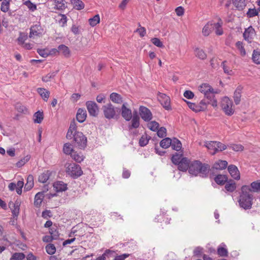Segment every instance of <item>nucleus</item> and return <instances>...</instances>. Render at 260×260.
I'll return each mask as SVG.
<instances>
[{
    "label": "nucleus",
    "instance_id": "obj_7",
    "mask_svg": "<svg viewBox=\"0 0 260 260\" xmlns=\"http://www.w3.org/2000/svg\"><path fill=\"white\" fill-rule=\"evenodd\" d=\"M139 114L142 119L145 121L149 122L152 118L151 112L146 107L143 106L140 107Z\"/></svg>",
    "mask_w": 260,
    "mask_h": 260
},
{
    "label": "nucleus",
    "instance_id": "obj_62",
    "mask_svg": "<svg viewBox=\"0 0 260 260\" xmlns=\"http://www.w3.org/2000/svg\"><path fill=\"white\" fill-rule=\"evenodd\" d=\"M217 253L221 256H226L228 255V250L223 247H218Z\"/></svg>",
    "mask_w": 260,
    "mask_h": 260
},
{
    "label": "nucleus",
    "instance_id": "obj_3",
    "mask_svg": "<svg viewBox=\"0 0 260 260\" xmlns=\"http://www.w3.org/2000/svg\"><path fill=\"white\" fill-rule=\"evenodd\" d=\"M102 110L104 117L108 119L115 118L120 112L119 108L115 107L111 103L103 106Z\"/></svg>",
    "mask_w": 260,
    "mask_h": 260
},
{
    "label": "nucleus",
    "instance_id": "obj_63",
    "mask_svg": "<svg viewBox=\"0 0 260 260\" xmlns=\"http://www.w3.org/2000/svg\"><path fill=\"white\" fill-rule=\"evenodd\" d=\"M149 140L147 139V137L142 136L139 140V145L141 147L146 146L148 143Z\"/></svg>",
    "mask_w": 260,
    "mask_h": 260
},
{
    "label": "nucleus",
    "instance_id": "obj_8",
    "mask_svg": "<svg viewBox=\"0 0 260 260\" xmlns=\"http://www.w3.org/2000/svg\"><path fill=\"white\" fill-rule=\"evenodd\" d=\"M158 100L163 107L167 110H171L170 99L165 93L158 92Z\"/></svg>",
    "mask_w": 260,
    "mask_h": 260
},
{
    "label": "nucleus",
    "instance_id": "obj_36",
    "mask_svg": "<svg viewBox=\"0 0 260 260\" xmlns=\"http://www.w3.org/2000/svg\"><path fill=\"white\" fill-rule=\"evenodd\" d=\"M71 2L75 9L81 10L84 9V4L81 0H72Z\"/></svg>",
    "mask_w": 260,
    "mask_h": 260
},
{
    "label": "nucleus",
    "instance_id": "obj_18",
    "mask_svg": "<svg viewBox=\"0 0 260 260\" xmlns=\"http://www.w3.org/2000/svg\"><path fill=\"white\" fill-rule=\"evenodd\" d=\"M76 132H78L77 131V125L76 123L74 120H73L71 122L66 137L68 139H72L73 138V135L74 133Z\"/></svg>",
    "mask_w": 260,
    "mask_h": 260
},
{
    "label": "nucleus",
    "instance_id": "obj_41",
    "mask_svg": "<svg viewBox=\"0 0 260 260\" xmlns=\"http://www.w3.org/2000/svg\"><path fill=\"white\" fill-rule=\"evenodd\" d=\"M74 151L71 144L69 143H65L63 147V152L66 154H71Z\"/></svg>",
    "mask_w": 260,
    "mask_h": 260
},
{
    "label": "nucleus",
    "instance_id": "obj_22",
    "mask_svg": "<svg viewBox=\"0 0 260 260\" xmlns=\"http://www.w3.org/2000/svg\"><path fill=\"white\" fill-rule=\"evenodd\" d=\"M53 51L54 52H60L63 54V55L66 57H68L70 55V51L69 48L64 45H60L58 47V49H54Z\"/></svg>",
    "mask_w": 260,
    "mask_h": 260
},
{
    "label": "nucleus",
    "instance_id": "obj_47",
    "mask_svg": "<svg viewBox=\"0 0 260 260\" xmlns=\"http://www.w3.org/2000/svg\"><path fill=\"white\" fill-rule=\"evenodd\" d=\"M46 250L48 254L50 255H52L55 253L56 251V248L54 244H48L46 245Z\"/></svg>",
    "mask_w": 260,
    "mask_h": 260
},
{
    "label": "nucleus",
    "instance_id": "obj_21",
    "mask_svg": "<svg viewBox=\"0 0 260 260\" xmlns=\"http://www.w3.org/2000/svg\"><path fill=\"white\" fill-rule=\"evenodd\" d=\"M214 30L212 21H209L203 28L202 34L205 37L208 36Z\"/></svg>",
    "mask_w": 260,
    "mask_h": 260
},
{
    "label": "nucleus",
    "instance_id": "obj_52",
    "mask_svg": "<svg viewBox=\"0 0 260 260\" xmlns=\"http://www.w3.org/2000/svg\"><path fill=\"white\" fill-rule=\"evenodd\" d=\"M9 1L7 0H4L2 3L1 9L4 12H6L8 11L9 8Z\"/></svg>",
    "mask_w": 260,
    "mask_h": 260
},
{
    "label": "nucleus",
    "instance_id": "obj_51",
    "mask_svg": "<svg viewBox=\"0 0 260 260\" xmlns=\"http://www.w3.org/2000/svg\"><path fill=\"white\" fill-rule=\"evenodd\" d=\"M251 191L257 192L260 191V182L258 181H254L251 183Z\"/></svg>",
    "mask_w": 260,
    "mask_h": 260
},
{
    "label": "nucleus",
    "instance_id": "obj_46",
    "mask_svg": "<svg viewBox=\"0 0 260 260\" xmlns=\"http://www.w3.org/2000/svg\"><path fill=\"white\" fill-rule=\"evenodd\" d=\"M236 46L240 51L241 56H244L246 55V51L243 45V43L241 41H238L236 43Z\"/></svg>",
    "mask_w": 260,
    "mask_h": 260
},
{
    "label": "nucleus",
    "instance_id": "obj_26",
    "mask_svg": "<svg viewBox=\"0 0 260 260\" xmlns=\"http://www.w3.org/2000/svg\"><path fill=\"white\" fill-rule=\"evenodd\" d=\"M225 188L228 191L231 192L234 191L236 188L235 182L232 179H230L229 181L228 180L225 182Z\"/></svg>",
    "mask_w": 260,
    "mask_h": 260
},
{
    "label": "nucleus",
    "instance_id": "obj_48",
    "mask_svg": "<svg viewBox=\"0 0 260 260\" xmlns=\"http://www.w3.org/2000/svg\"><path fill=\"white\" fill-rule=\"evenodd\" d=\"M25 257V256L23 253L15 252L12 255L11 260H22Z\"/></svg>",
    "mask_w": 260,
    "mask_h": 260
},
{
    "label": "nucleus",
    "instance_id": "obj_9",
    "mask_svg": "<svg viewBox=\"0 0 260 260\" xmlns=\"http://www.w3.org/2000/svg\"><path fill=\"white\" fill-rule=\"evenodd\" d=\"M86 106L90 115L96 116L99 113V107L95 102L93 101H87Z\"/></svg>",
    "mask_w": 260,
    "mask_h": 260
},
{
    "label": "nucleus",
    "instance_id": "obj_50",
    "mask_svg": "<svg viewBox=\"0 0 260 260\" xmlns=\"http://www.w3.org/2000/svg\"><path fill=\"white\" fill-rule=\"evenodd\" d=\"M246 15L248 18L254 17L255 16L258 15V11L256 10V9H255V8H250L248 9V11L246 13Z\"/></svg>",
    "mask_w": 260,
    "mask_h": 260
},
{
    "label": "nucleus",
    "instance_id": "obj_1",
    "mask_svg": "<svg viewBox=\"0 0 260 260\" xmlns=\"http://www.w3.org/2000/svg\"><path fill=\"white\" fill-rule=\"evenodd\" d=\"M251 189L248 185H243L238 199V203L241 208L247 210L251 208L252 205L253 195L250 193Z\"/></svg>",
    "mask_w": 260,
    "mask_h": 260
},
{
    "label": "nucleus",
    "instance_id": "obj_55",
    "mask_svg": "<svg viewBox=\"0 0 260 260\" xmlns=\"http://www.w3.org/2000/svg\"><path fill=\"white\" fill-rule=\"evenodd\" d=\"M151 41L154 45L158 47L162 48L164 47L162 42L157 38L151 39Z\"/></svg>",
    "mask_w": 260,
    "mask_h": 260
},
{
    "label": "nucleus",
    "instance_id": "obj_64",
    "mask_svg": "<svg viewBox=\"0 0 260 260\" xmlns=\"http://www.w3.org/2000/svg\"><path fill=\"white\" fill-rule=\"evenodd\" d=\"M15 107L16 110L19 112L24 113L27 111V108L25 106L22 105L20 104H17L16 105Z\"/></svg>",
    "mask_w": 260,
    "mask_h": 260
},
{
    "label": "nucleus",
    "instance_id": "obj_11",
    "mask_svg": "<svg viewBox=\"0 0 260 260\" xmlns=\"http://www.w3.org/2000/svg\"><path fill=\"white\" fill-rule=\"evenodd\" d=\"M182 161L177 164L179 170L183 172H186L187 170L189 171L190 161L187 157L183 158Z\"/></svg>",
    "mask_w": 260,
    "mask_h": 260
},
{
    "label": "nucleus",
    "instance_id": "obj_10",
    "mask_svg": "<svg viewBox=\"0 0 260 260\" xmlns=\"http://www.w3.org/2000/svg\"><path fill=\"white\" fill-rule=\"evenodd\" d=\"M255 35V29L252 26H250L247 28L245 29L243 33V38L245 41H247L248 43H251Z\"/></svg>",
    "mask_w": 260,
    "mask_h": 260
},
{
    "label": "nucleus",
    "instance_id": "obj_2",
    "mask_svg": "<svg viewBox=\"0 0 260 260\" xmlns=\"http://www.w3.org/2000/svg\"><path fill=\"white\" fill-rule=\"evenodd\" d=\"M210 170V166L208 164L202 163L199 160H194L190 162L188 172L195 176L199 175L201 177L206 178Z\"/></svg>",
    "mask_w": 260,
    "mask_h": 260
},
{
    "label": "nucleus",
    "instance_id": "obj_42",
    "mask_svg": "<svg viewBox=\"0 0 260 260\" xmlns=\"http://www.w3.org/2000/svg\"><path fill=\"white\" fill-rule=\"evenodd\" d=\"M71 156L72 158L75 160L77 162H81L84 159V157L83 155H81L80 153H77V152L74 151L72 154Z\"/></svg>",
    "mask_w": 260,
    "mask_h": 260
},
{
    "label": "nucleus",
    "instance_id": "obj_32",
    "mask_svg": "<svg viewBox=\"0 0 260 260\" xmlns=\"http://www.w3.org/2000/svg\"><path fill=\"white\" fill-rule=\"evenodd\" d=\"M110 100L115 103L120 104L122 102V98L121 96L116 92H112L110 95Z\"/></svg>",
    "mask_w": 260,
    "mask_h": 260
},
{
    "label": "nucleus",
    "instance_id": "obj_24",
    "mask_svg": "<svg viewBox=\"0 0 260 260\" xmlns=\"http://www.w3.org/2000/svg\"><path fill=\"white\" fill-rule=\"evenodd\" d=\"M53 187L57 192H62L67 189V185L62 181H57L53 183Z\"/></svg>",
    "mask_w": 260,
    "mask_h": 260
},
{
    "label": "nucleus",
    "instance_id": "obj_19",
    "mask_svg": "<svg viewBox=\"0 0 260 260\" xmlns=\"http://www.w3.org/2000/svg\"><path fill=\"white\" fill-rule=\"evenodd\" d=\"M86 116V111L85 109L79 108L76 114V119L79 122H83L85 120Z\"/></svg>",
    "mask_w": 260,
    "mask_h": 260
},
{
    "label": "nucleus",
    "instance_id": "obj_12",
    "mask_svg": "<svg viewBox=\"0 0 260 260\" xmlns=\"http://www.w3.org/2000/svg\"><path fill=\"white\" fill-rule=\"evenodd\" d=\"M228 171L231 176L236 180H239L240 178V172L238 168L234 165H230L228 168Z\"/></svg>",
    "mask_w": 260,
    "mask_h": 260
},
{
    "label": "nucleus",
    "instance_id": "obj_17",
    "mask_svg": "<svg viewBox=\"0 0 260 260\" xmlns=\"http://www.w3.org/2000/svg\"><path fill=\"white\" fill-rule=\"evenodd\" d=\"M42 30L40 25H34L30 28L29 37L31 38L33 36H39L42 34Z\"/></svg>",
    "mask_w": 260,
    "mask_h": 260
},
{
    "label": "nucleus",
    "instance_id": "obj_33",
    "mask_svg": "<svg viewBox=\"0 0 260 260\" xmlns=\"http://www.w3.org/2000/svg\"><path fill=\"white\" fill-rule=\"evenodd\" d=\"M233 4L238 10H243L245 6V0H233Z\"/></svg>",
    "mask_w": 260,
    "mask_h": 260
},
{
    "label": "nucleus",
    "instance_id": "obj_38",
    "mask_svg": "<svg viewBox=\"0 0 260 260\" xmlns=\"http://www.w3.org/2000/svg\"><path fill=\"white\" fill-rule=\"evenodd\" d=\"M199 90L201 91V92H202L204 94H205L207 92L213 91V89L209 84L204 83V84H202L200 86Z\"/></svg>",
    "mask_w": 260,
    "mask_h": 260
},
{
    "label": "nucleus",
    "instance_id": "obj_20",
    "mask_svg": "<svg viewBox=\"0 0 260 260\" xmlns=\"http://www.w3.org/2000/svg\"><path fill=\"white\" fill-rule=\"evenodd\" d=\"M223 22L220 18H218V22L214 23L212 21V24L214 26V29H215V32L216 35L220 36L223 34V30L222 28Z\"/></svg>",
    "mask_w": 260,
    "mask_h": 260
},
{
    "label": "nucleus",
    "instance_id": "obj_25",
    "mask_svg": "<svg viewBox=\"0 0 260 260\" xmlns=\"http://www.w3.org/2000/svg\"><path fill=\"white\" fill-rule=\"evenodd\" d=\"M44 197V192H39L35 195L34 201L35 207L39 208L41 206Z\"/></svg>",
    "mask_w": 260,
    "mask_h": 260
},
{
    "label": "nucleus",
    "instance_id": "obj_29",
    "mask_svg": "<svg viewBox=\"0 0 260 260\" xmlns=\"http://www.w3.org/2000/svg\"><path fill=\"white\" fill-rule=\"evenodd\" d=\"M173 150L179 151L182 148V144L181 142L177 138H174L172 139L171 145H170Z\"/></svg>",
    "mask_w": 260,
    "mask_h": 260
},
{
    "label": "nucleus",
    "instance_id": "obj_5",
    "mask_svg": "<svg viewBox=\"0 0 260 260\" xmlns=\"http://www.w3.org/2000/svg\"><path fill=\"white\" fill-rule=\"evenodd\" d=\"M220 106L225 115L228 116H232L235 112L233 102L228 97L225 96L222 99Z\"/></svg>",
    "mask_w": 260,
    "mask_h": 260
},
{
    "label": "nucleus",
    "instance_id": "obj_39",
    "mask_svg": "<svg viewBox=\"0 0 260 260\" xmlns=\"http://www.w3.org/2000/svg\"><path fill=\"white\" fill-rule=\"evenodd\" d=\"M55 4V8L59 10H62L66 8V2L64 0H54Z\"/></svg>",
    "mask_w": 260,
    "mask_h": 260
},
{
    "label": "nucleus",
    "instance_id": "obj_61",
    "mask_svg": "<svg viewBox=\"0 0 260 260\" xmlns=\"http://www.w3.org/2000/svg\"><path fill=\"white\" fill-rule=\"evenodd\" d=\"M140 28L136 29V32H138L141 37H143L146 34V30L145 27H142L140 23H139Z\"/></svg>",
    "mask_w": 260,
    "mask_h": 260
},
{
    "label": "nucleus",
    "instance_id": "obj_58",
    "mask_svg": "<svg viewBox=\"0 0 260 260\" xmlns=\"http://www.w3.org/2000/svg\"><path fill=\"white\" fill-rule=\"evenodd\" d=\"M157 131V136L159 138H164L166 136L167 130L164 127H161L159 129L158 128Z\"/></svg>",
    "mask_w": 260,
    "mask_h": 260
},
{
    "label": "nucleus",
    "instance_id": "obj_60",
    "mask_svg": "<svg viewBox=\"0 0 260 260\" xmlns=\"http://www.w3.org/2000/svg\"><path fill=\"white\" fill-rule=\"evenodd\" d=\"M216 153L219 151L224 150L227 148L225 144H222L220 142L216 141Z\"/></svg>",
    "mask_w": 260,
    "mask_h": 260
},
{
    "label": "nucleus",
    "instance_id": "obj_6",
    "mask_svg": "<svg viewBox=\"0 0 260 260\" xmlns=\"http://www.w3.org/2000/svg\"><path fill=\"white\" fill-rule=\"evenodd\" d=\"M67 172L69 176L74 179L81 176L83 172L80 166L75 163L70 164L67 169Z\"/></svg>",
    "mask_w": 260,
    "mask_h": 260
},
{
    "label": "nucleus",
    "instance_id": "obj_27",
    "mask_svg": "<svg viewBox=\"0 0 260 260\" xmlns=\"http://www.w3.org/2000/svg\"><path fill=\"white\" fill-rule=\"evenodd\" d=\"M228 180L227 176L224 175H217L214 178L215 182L218 185L224 184Z\"/></svg>",
    "mask_w": 260,
    "mask_h": 260
},
{
    "label": "nucleus",
    "instance_id": "obj_14",
    "mask_svg": "<svg viewBox=\"0 0 260 260\" xmlns=\"http://www.w3.org/2000/svg\"><path fill=\"white\" fill-rule=\"evenodd\" d=\"M140 125V118L137 111L134 112L132 118V124L128 126L129 129L137 128Z\"/></svg>",
    "mask_w": 260,
    "mask_h": 260
},
{
    "label": "nucleus",
    "instance_id": "obj_16",
    "mask_svg": "<svg viewBox=\"0 0 260 260\" xmlns=\"http://www.w3.org/2000/svg\"><path fill=\"white\" fill-rule=\"evenodd\" d=\"M216 141H207L205 142L204 146H205L209 151L212 155L216 153Z\"/></svg>",
    "mask_w": 260,
    "mask_h": 260
},
{
    "label": "nucleus",
    "instance_id": "obj_53",
    "mask_svg": "<svg viewBox=\"0 0 260 260\" xmlns=\"http://www.w3.org/2000/svg\"><path fill=\"white\" fill-rule=\"evenodd\" d=\"M56 72H52L48 74L45 76L42 77V80L43 82H47L51 80V79L53 78L56 75Z\"/></svg>",
    "mask_w": 260,
    "mask_h": 260
},
{
    "label": "nucleus",
    "instance_id": "obj_13",
    "mask_svg": "<svg viewBox=\"0 0 260 260\" xmlns=\"http://www.w3.org/2000/svg\"><path fill=\"white\" fill-rule=\"evenodd\" d=\"M121 115L126 121H129L132 118V113L131 109L126 107L125 104H123L121 108Z\"/></svg>",
    "mask_w": 260,
    "mask_h": 260
},
{
    "label": "nucleus",
    "instance_id": "obj_59",
    "mask_svg": "<svg viewBox=\"0 0 260 260\" xmlns=\"http://www.w3.org/2000/svg\"><path fill=\"white\" fill-rule=\"evenodd\" d=\"M114 252V251L107 249L105 250V252L101 256L96 258L95 260H106V256H107L110 253H113Z\"/></svg>",
    "mask_w": 260,
    "mask_h": 260
},
{
    "label": "nucleus",
    "instance_id": "obj_44",
    "mask_svg": "<svg viewBox=\"0 0 260 260\" xmlns=\"http://www.w3.org/2000/svg\"><path fill=\"white\" fill-rule=\"evenodd\" d=\"M148 127L152 131L156 132L159 127V123L155 121H152L147 124Z\"/></svg>",
    "mask_w": 260,
    "mask_h": 260
},
{
    "label": "nucleus",
    "instance_id": "obj_34",
    "mask_svg": "<svg viewBox=\"0 0 260 260\" xmlns=\"http://www.w3.org/2000/svg\"><path fill=\"white\" fill-rule=\"evenodd\" d=\"M44 114L43 112L38 111L34 115V121L35 123H41L43 120Z\"/></svg>",
    "mask_w": 260,
    "mask_h": 260
},
{
    "label": "nucleus",
    "instance_id": "obj_35",
    "mask_svg": "<svg viewBox=\"0 0 260 260\" xmlns=\"http://www.w3.org/2000/svg\"><path fill=\"white\" fill-rule=\"evenodd\" d=\"M184 157L183 156L182 153L176 152L172 155L171 160L174 164L177 165L179 162L182 161L181 160Z\"/></svg>",
    "mask_w": 260,
    "mask_h": 260
},
{
    "label": "nucleus",
    "instance_id": "obj_57",
    "mask_svg": "<svg viewBox=\"0 0 260 260\" xmlns=\"http://www.w3.org/2000/svg\"><path fill=\"white\" fill-rule=\"evenodd\" d=\"M214 90L212 91H209L208 92L204 94L205 98L207 101H211L213 100L215 98V95L214 94Z\"/></svg>",
    "mask_w": 260,
    "mask_h": 260
},
{
    "label": "nucleus",
    "instance_id": "obj_30",
    "mask_svg": "<svg viewBox=\"0 0 260 260\" xmlns=\"http://www.w3.org/2000/svg\"><path fill=\"white\" fill-rule=\"evenodd\" d=\"M37 91L45 101H47L50 94V92L43 88H38Z\"/></svg>",
    "mask_w": 260,
    "mask_h": 260
},
{
    "label": "nucleus",
    "instance_id": "obj_54",
    "mask_svg": "<svg viewBox=\"0 0 260 260\" xmlns=\"http://www.w3.org/2000/svg\"><path fill=\"white\" fill-rule=\"evenodd\" d=\"M12 212L13 215L15 216H17L19 212V205L18 203H12Z\"/></svg>",
    "mask_w": 260,
    "mask_h": 260
},
{
    "label": "nucleus",
    "instance_id": "obj_28",
    "mask_svg": "<svg viewBox=\"0 0 260 260\" xmlns=\"http://www.w3.org/2000/svg\"><path fill=\"white\" fill-rule=\"evenodd\" d=\"M242 88L238 86L234 92V100L236 105H239L241 101Z\"/></svg>",
    "mask_w": 260,
    "mask_h": 260
},
{
    "label": "nucleus",
    "instance_id": "obj_31",
    "mask_svg": "<svg viewBox=\"0 0 260 260\" xmlns=\"http://www.w3.org/2000/svg\"><path fill=\"white\" fill-rule=\"evenodd\" d=\"M252 60L255 64H260V50L259 49H256L253 50L252 55Z\"/></svg>",
    "mask_w": 260,
    "mask_h": 260
},
{
    "label": "nucleus",
    "instance_id": "obj_45",
    "mask_svg": "<svg viewBox=\"0 0 260 260\" xmlns=\"http://www.w3.org/2000/svg\"><path fill=\"white\" fill-rule=\"evenodd\" d=\"M188 107L192 111L196 112H199L201 111V108L199 107V105H196L195 103H191L190 102L185 101Z\"/></svg>",
    "mask_w": 260,
    "mask_h": 260
},
{
    "label": "nucleus",
    "instance_id": "obj_15",
    "mask_svg": "<svg viewBox=\"0 0 260 260\" xmlns=\"http://www.w3.org/2000/svg\"><path fill=\"white\" fill-rule=\"evenodd\" d=\"M227 166L228 162L226 160H218L214 164L210 170H222L225 169Z\"/></svg>",
    "mask_w": 260,
    "mask_h": 260
},
{
    "label": "nucleus",
    "instance_id": "obj_23",
    "mask_svg": "<svg viewBox=\"0 0 260 260\" xmlns=\"http://www.w3.org/2000/svg\"><path fill=\"white\" fill-rule=\"evenodd\" d=\"M52 172L49 170H45L41 173L38 178V181L41 183H46L51 175Z\"/></svg>",
    "mask_w": 260,
    "mask_h": 260
},
{
    "label": "nucleus",
    "instance_id": "obj_4",
    "mask_svg": "<svg viewBox=\"0 0 260 260\" xmlns=\"http://www.w3.org/2000/svg\"><path fill=\"white\" fill-rule=\"evenodd\" d=\"M74 146L80 149L84 150L87 146L86 137L81 132H76L72 136Z\"/></svg>",
    "mask_w": 260,
    "mask_h": 260
},
{
    "label": "nucleus",
    "instance_id": "obj_40",
    "mask_svg": "<svg viewBox=\"0 0 260 260\" xmlns=\"http://www.w3.org/2000/svg\"><path fill=\"white\" fill-rule=\"evenodd\" d=\"M172 139L170 138H166L163 139L160 142V146L165 149L169 148L171 145Z\"/></svg>",
    "mask_w": 260,
    "mask_h": 260
},
{
    "label": "nucleus",
    "instance_id": "obj_56",
    "mask_svg": "<svg viewBox=\"0 0 260 260\" xmlns=\"http://www.w3.org/2000/svg\"><path fill=\"white\" fill-rule=\"evenodd\" d=\"M209 105V101H207L205 99H203L198 105L201 108V111H204L207 109V105Z\"/></svg>",
    "mask_w": 260,
    "mask_h": 260
},
{
    "label": "nucleus",
    "instance_id": "obj_43",
    "mask_svg": "<svg viewBox=\"0 0 260 260\" xmlns=\"http://www.w3.org/2000/svg\"><path fill=\"white\" fill-rule=\"evenodd\" d=\"M100 21V18L99 14L95 15L92 18H90L88 20L89 24L92 27L99 23Z\"/></svg>",
    "mask_w": 260,
    "mask_h": 260
},
{
    "label": "nucleus",
    "instance_id": "obj_49",
    "mask_svg": "<svg viewBox=\"0 0 260 260\" xmlns=\"http://www.w3.org/2000/svg\"><path fill=\"white\" fill-rule=\"evenodd\" d=\"M23 4L27 7L29 10L31 12H34L37 10L36 5L33 4L30 1H25Z\"/></svg>",
    "mask_w": 260,
    "mask_h": 260
},
{
    "label": "nucleus",
    "instance_id": "obj_37",
    "mask_svg": "<svg viewBox=\"0 0 260 260\" xmlns=\"http://www.w3.org/2000/svg\"><path fill=\"white\" fill-rule=\"evenodd\" d=\"M196 56L201 59L204 60L207 58V54L203 49L196 48L194 50Z\"/></svg>",
    "mask_w": 260,
    "mask_h": 260
}]
</instances>
